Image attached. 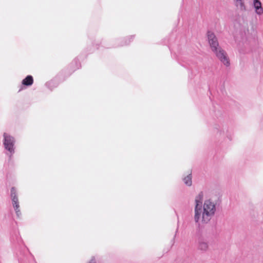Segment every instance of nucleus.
<instances>
[{
  "label": "nucleus",
  "instance_id": "nucleus-1",
  "mask_svg": "<svg viewBox=\"0 0 263 263\" xmlns=\"http://www.w3.org/2000/svg\"><path fill=\"white\" fill-rule=\"evenodd\" d=\"M207 36L212 51L224 66L229 67L230 65L229 58L227 52L219 46L215 35L212 32L208 31Z\"/></svg>",
  "mask_w": 263,
  "mask_h": 263
},
{
  "label": "nucleus",
  "instance_id": "nucleus-2",
  "mask_svg": "<svg viewBox=\"0 0 263 263\" xmlns=\"http://www.w3.org/2000/svg\"><path fill=\"white\" fill-rule=\"evenodd\" d=\"M216 210V203L214 202L211 200H205L201 208L199 219L195 221V222L198 226L200 225V221L203 223H208L214 216Z\"/></svg>",
  "mask_w": 263,
  "mask_h": 263
},
{
  "label": "nucleus",
  "instance_id": "nucleus-3",
  "mask_svg": "<svg viewBox=\"0 0 263 263\" xmlns=\"http://www.w3.org/2000/svg\"><path fill=\"white\" fill-rule=\"evenodd\" d=\"M15 139L9 134L4 133L3 134V144L4 149L6 151L5 154L11 160L13 155L15 153Z\"/></svg>",
  "mask_w": 263,
  "mask_h": 263
},
{
  "label": "nucleus",
  "instance_id": "nucleus-4",
  "mask_svg": "<svg viewBox=\"0 0 263 263\" xmlns=\"http://www.w3.org/2000/svg\"><path fill=\"white\" fill-rule=\"evenodd\" d=\"M10 197L12 201V204L16 215L17 217L20 218L21 216V212L20 209L18 193L15 187H12L10 189Z\"/></svg>",
  "mask_w": 263,
  "mask_h": 263
},
{
  "label": "nucleus",
  "instance_id": "nucleus-5",
  "mask_svg": "<svg viewBox=\"0 0 263 263\" xmlns=\"http://www.w3.org/2000/svg\"><path fill=\"white\" fill-rule=\"evenodd\" d=\"M203 199V193L200 192L195 197L194 208V221H198L202 208V201Z\"/></svg>",
  "mask_w": 263,
  "mask_h": 263
},
{
  "label": "nucleus",
  "instance_id": "nucleus-6",
  "mask_svg": "<svg viewBox=\"0 0 263 263\" xmlns=\"http://www.w3.org/2000/svg\"><path fill=\"white\" fill-rule=\"evenodd\" d=\"M214 129H215V132H216L217 134L219 136L225 134L229 140H232L233 137L232 134L226 128L223 127L221 128L219 125H216L214 127Z\"/></svg>",
  "mask_w": 263,
  "mask_h": 263
},
{
  "label": "nucleus",
  "instance_id": "nucleus-7",
  "mask_svg": "<svg viewBox=\"0 0 263 263\" xmlns=\"http://www.w3.org/2000/svg\"><path fill=\"white\" fill-rule=\"evenodd\" d=\"M209 248L208 243L206 240L200 238L198 240V248L199 250L205 252L208 250Z\"/></svg>",
  "mask_w": 263,
  "mask_h": 263
},
{
  "label": "nucleus",
  "instance_id": "nucleus-8",
  "mask_svg": "<svg viewBox=\"0 0 263 263\" xmlns=\"http://www.w3.org/2000/svg\"><path fill=\"white\" fill-rule=\"evenodd\" d=\"M253 7L255 12L258 15H261L263 13V8L261 6V3L259 0H254Z\"/></svg>",
  "mask_w": 263,
  "mask_h": 263
},
{
  "label": "nucleus",
  "instance_id": "nucleus-9",
  "mask_svg": "<svg viewBox=\"0 0 263 263\" xmlns=\"http://www.w3.org/2000/svg\"><path fill=\"white\" fill-rule=\"evenodd\" d=\"M235 6L240 10L244 11L246 10V7L244 0H234Z\"/></svg>",
  "mask_w": 263,
  "mask_h": 263
},
{
  "label": "nucleus",
  "instance_id": "nucleus-10",
  "mask_svg": "<svg viewBox=\"0 0 263 263\" xmlns=\"http://www.w3.org/2000/svg\"><path fill=\"white\" fill-rule=\"evenodd\" d=\"M33 83V78L31 75H28L22 82V85L26 86H30Z\"/></svg>",
  "mask_w": 263,
  "mask_h": 263
},
{
  "label": "nucleus",
  "instance_id": "nucleus-11",
  "mask_svg": "<svg viewBox=\"0 0 263 263\" xmlns=\"http://www.w3.org/2000/svg\"><path fill=\"white\" fill-rule=\"evenodd\" d=\"M59 83L56 80H51L45 84L46 86L50 90H52L57 87Z\"/></svg>",
  "mask_w": 263,
  "mask_h": 263
},
{
  "label": "nucleus",
  "instance_id": "nucleus-12",
  "mask_svg": "<svg viewBox=\"0 0 263 263\" xmlns=\"http://www.w3.org/2000/svg\"><path fill=\"white\" fill-rule=\"evenodd\" d=\"M134 39V35H130L123 39L120 43V44L118 46H123L127 45L133 41Z\"/></svg>",
  "mask_w": 263,
  "mask_h": 263
},
{
  "label": "nucleus",
  "instance_id": "nucleus-13",
  "mask_svg": "<svg viewBox=\"0 0 263 263\" xmlns=\"http://www.w3.org/2000/svg\"><path fill=\"white\" fill-rule=\"evenodd\" d=\"M192 174H189V175H187L186 176L184 177L183 178V181L186 185H187L188 186H190L192 184Z\"/></svg>",
  "mask_w": 263,
  "mask_h": 263
},
{
  "label": "nucleus",
  "instance_id": "nucleus-14",
  "mask_svg": "<svg viewBox=\"0 0 263 263\" xmlns=\"http://www.w3.org/2000/svg\"><path fill=\"white\" fill-rule=\"evenodd\" d=\"M88 263H97L95 257H92L90 261Z\"/></svg>",
  "mask_w": 263,
  "mask_h": 263
},
{
  "label": "nucleus",
  "instance_id": "nucleus-15",
  "mask_svg": "<svg viewBox=\"0 0 263 263\" xmlns=\"http://www.w3.org/2000/svg\"><path fill=\"white\" fill-rule=\"evenodd\" d=\"M260 125L261 127H263V118L261 119L260 121Z\"/></svg>",
  "mask_w": 263,
  "mask_h": 263
}]
</instances>
